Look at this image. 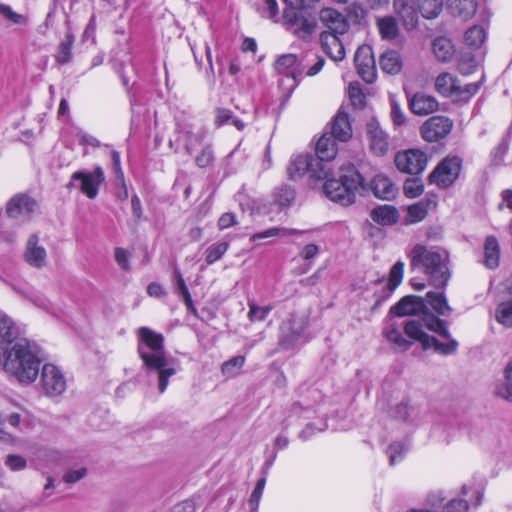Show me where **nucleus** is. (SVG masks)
Listing matches in <instances>:
<instances>
[{"instance_id": "nucleus-1", "label": "nucleus", "mask_w": 512, "mask_h": 512, "mask_svg": "<svg viewBox=\"0 0 512 512\" xmlns=\"http://www.w3.org/2000/svg\"><path fill=\"white\" fill-rule=\"evenodd\" d=\"M138 338V354L147 370L157 374L159 392L164 393L169 378L177 373L176 361L173 358H167L162 334L148 327H141L138 330Z\"/></svg>"}, {"instance_id": "nucleus-2", "label": "nucleus", "mask_w": 512, "mask_h": 512, "mask_svg": "<svg viewBox=\"0 0 512 512\" xmlns=\"http://www.w3.org/2000/svg\"><path fill=\"white\" fill-rule=\"evenodd\" d=\"M41 362L40 347L27 339H20L7 351L4 369L20 383L30 384L36 380Z\"/></svg>"}, {"instance_id": "nucleus-3", "label": "nucleus", "mask_w": 512, "mask_h": 512, "mask_svg": "<svg viewBox=\"0 0 512 512\" xmlns=\"http://www.w3.org/2000/svg\"><path fill=\"white\" fill-rule=\"evenodd\" d=\"M338 178L335 177L334 169L332 175L323 178L325 181L323 191L333 202L342 206H349L355 202L356 195H361L368 190L364 177L351 163H343L338 167ZM319 180L321 178H318Z\"/></svg>"}, {"instance_id": "nucleus-4", "label": "nucleus", "mask_w": 512, "mask_h": 512, "mask_svg": "<svg viewBox=\"0 0 512 512\" xmlns=\"http://www.w3.org/2000/svg\"><path fill=\"white\" fill-rule=\"evenodd\" d=\"M410 264L429 276L430 284L443 289L450 278L448 254L434 247L417 244L409 253Z\"/></svg>"}, {"instance_id": "nucleus-5", "label": "nucleus", "mask_w": 512, "mask_h": 512, "mask_svg": "<svg viewBox=\"0 0 512 512\" xmlns=\"http://www.w3.org/2000/svg\"><path fill=\"white\" fill-rule=\"evenodd\" d=\"M405 334L413 341L421 343L424 350L434 348V351L442 355L454 354L458 349V342L450 336L447 343L440 342L434 336L423 331V326L416 320L407 321L404 324Z\"/></svg>"}, {"instance_id": "nucleus-6", "label": "nucleus", "mask_w": 512, "mask_h": 512, "mask_svg": "<svg viewBox=\"0 0 512 512\" xmlns=\"http://www.w3.org/2000/svg\"><path fill=\"white\" fill-rule=\"evenodd\" d=\"M337 155V146L335 139L325 133L316 143L315 161L318 164V170L314 172L317 178H327L332 175L333 165L331 161Z\"/></svg>"}, {"instance_id": "nucleus-7", "label": "nucleus", "mask_w": 512, "mask_h": 512, "mask_svg": "<svg viewBox=\"0 0 512 512\" xmlns=\"http://www.w3.org/2000/svg\"><path fill=\"white\" fill-rule=\"evenodd\" d=\"M105 176L103 169L97 166L93 172L76 171L71 175L66 188H76L74 181H79L77 188L89 199H94L98 195L99 186L104 182Z\"/></svg>"}, {"instance_id": "nucleus-8", "label": "nucleus", "mask_w": 512, "mask_h": 512, "mask_svg": "<svg viewBox=\"0 0 512 512\" xmlns=\"http://www.w3.org/2000/svg\"><path fill=\"white\" fill-rule=\"evenodd\" d=\"M394 162L400 172L419 175L425 170L428 158L427 155L419 149H409L398 152Z\"/></svg>"}, {"instance_id": "nucleus-9", "label": "nucleus", "mask_w": 512, "mask_h": 512, "mask_svg": "<svg viewBox=\"0 0 512 512\" xmlns=\"http://www.w3.org/2000/svg\"><path fill=\"white\" fill-rule=\"evenodd\" d=\"M461 162V159L457 156L447 157L442 160L430 173V183L441 187H447L452 184L459 176Z\"/></svg>"}, {"instance_id": "nucleus-10", "label": "nucleus", "mask_w": 512, "mask_h": 512, "mask_svg": "<svg viewBox=\"0 0 512 512\" xmlns=\"http://www.w3.org/2000/svg\"><path fill=\"white\" fill-rule=\"evenodd\" d=\"M453 126V121L446 116H432L421 125L420 132L425 141L437 142L446 138Z\"/></svg>"}, {"instance_id": "nucleus-11", "label": "nucleus", "mask_w": 512, "mask_h": 512, "mask_svg": "<svg viewBox=\"0 0 512 512\" xmlns=\"http://www.w3.org/2000/svg\"><path fill=\"white\" fill-rule=\"evenodd\" d=\"M37 207L35 199L25 193L15 194L6 204V214L15 220H28Z\"/></svg>"}, {"instance_id": "nucleus-12", "label": "nucleus", "mask_w": 512, "mask_h": 512, "mask_svg": "<svg viewBox=\"0 0 512 512\" xmlns=\"http://www.w3.org/2000/svg\"><path fill=\"white\" fill-rule=\"evenodd\" d=\"M354 63L358 75L367 83L376 79V68L373 51L369 45H361L355 52Z\"/></svg>"}, {"instance_id": "nucleus-13", "label": "nucleus", "mask_w": 512, "mask_h": 512, "mask_svg": "<svg viewBox=\"0 0 512 512\" xmlns=\"http://www.w3.org/2000/svg\"><path fill=\"white\" fill-rule=\"evenodd\" d=\"M42 387L46 395L55 397L66 390V380L62 372L52 364H45L41 374Z\"/></svg>"}, {"instance_id": "nucleus-14", "label": "nucleus", "mask_w": 512, "mask_h": 512, "mask_svg": "<svg viewBox=\"0 0 512 512\" xmlns=\"http://www.w3.org/2000/svg\"><path fill=\"white\" fill-rule=\"evenodd\" d=\"M306 327L302 317L294 314L281 325L280 345L284 349H289L295 345Z\"/></svg>"}, {"instance_id": "nucleus-15", "label": "nucleus", "mask_w": 512, "mask_h": 512, "mask_svg": "<svg viewBox=\"0 0 512 512\" xmlns=\"http://www.w3.org/2000/svg\"><path fill=\"white\" fill-rule=\"evenodd\" d=\"M176 132L185 139V150L190 154L201 146L205 131L199 129L193 130L192 124L185 118H176Z\"/></svg>"}, {"instance_id": "nucleus-16", "label": "nucleus", "mask_w": 512, "mask_h": 512, "mask_svg": "<svg viewBox=\"0 0 512 512\" xmlns=\"http://www.w3.org/2000/svg\"><path fill=\"white\" fill-rule=\"evenodd\" d=\"M316 170H318V164L315 161V157L310 154L292 157L287 167V173L291 179L302 177L306 173H309L310 177L317 179L314 175Z\"/></svg>"}, {"instance_id": "nucleus-17", "label": "nucleus", "mask_w": 512, "mask_h": 512, "mask_svg": "<svg viewBox=\"0 0 512 512\" xmlns=\"http://www.w3.org/2000/svg\"><path fill=\"white\" fill-rule=\"evenodd\" d=\"M319 19L321 23L328 28L326 32L345 34L349 29V23L346 17L333 8L321 9Z\"/></svg>"}, {"instance_id": "nucleus-18", "label": "nucleus", "mask_w": 512, "mask_h": 512, "mask_svg": "<svg viewBox=\"0 0 512 512\" xmlns=\"http://www.w3.org/2000/svg\"><path fill=\"white\" fill-rule=\"evenodd\" d=\"M340 34L332 32H322L320 34V44L323 52L333 61H342L345 58V48L339 39Z\"/></svg>"}, {"instance_id": "nucleus-19", "label": "nucleus", "mask_w": 512, "mask_h": 512, "mask_svg": "<svg viewBox=\"0 0 512 512\" xmlns=\"http://www.w3.org/2000/svg\"><path fill=\"white\" fill-rule=\"evenodd\" d=\"M367 135L370 141L371 150L379 156H383L388 151V135L383 131L378 122L371 120L366 125Z\"/></svg>"}, {"instance_id": "nucleus-20", "label": "nucleus", "mask_w": 512, "mask_h": 512, "mask_svg": "<svg viewBox=\"0 0 512 512\" xmlns=\"http://www.w3.org/2000/svg\"><path fill=\"white\" fill-rule=\"evenodd\" d=\"M411 111L419 116H425L436 112L439 103L435 97L424 92H417L409 99Z\"/></svg>"}, {"instance_id": "nucleus-21", "label": "nucleus", "mask_w": 512, "mask_h": 512, "mask_svg": "<svg viewBox=\"0 0 512 512\" xmlns=\"http://www.w3.org/2000/svg\"><path fill=\"white\" fill-rule=\"evenodd\" d=\"M297 55L296 54H284L278 57L275 62V69L280 74H286L291 77L295 83V86L301 78L303 70L297 66Z\"/></svg>"}, {"instance_id": "nucleus-22", "label": "nucleus", "mask_w": 512, "mask_h": 512, "mask_svg": "<svg viewBox=\"0 0 512 512\" xmlns=\"http://www.w3.org/2000/svg\"><path fill=\"white\" fill-rule=\"evenodd\" d=\"M393 8L406 30H412L417 26L419 19L418 12L412 5L408 4L406 0H394Z\"/></svg>"}, {"instance_id": "nucleus-23", "label": "nucleus", "mask_w": 512, "mask_h": 512, "mask_svg": "<svg viewBox=\"0 0 512 512\" xmlns=\"http://www.w3.org/2000/svg\"><path fill=\"white\" fill-rule=\"evenodd\" d=\"M424 300L421 297L409 295L403 297L397 304L391 307L390 314L399 317L417 314L423 308Z\"/></svg>"}, {"instance_id": "nucleus-24", "label": "nucleus", "mask_w": 512, "mask_h": 512, "mask_svg": "<svg viewBox=\"0 0 512 512\" xmlns=\"http://www.w3.org/2000/svg\"><path fill=\"white\" fill-rule=\"evenodd\" d=\"M493 394L505 401L512 402V358L504 367L503 377L494 383Z\"/></svg>"}, {"instance_id": "nucleus-25", "label": "nucleus", "mask_w": 512, "mask_h": 512, "mask_svg": "<svg viewBox=\"0 0 512 512\" xmlns=\"http://www.w3.org/2000/svg\"><path fill=\"white\" fill-rule=\"evenodd\" d=\"M330 136L341 142H346L352 137V128L347 113L339 111L336 114L332 122Z\"/></svg>"}, {"instance_id": "nucleus-26", "label": "nucleus", "mask_w": 512, "mask_h": 512, "mask_svg": "<svg viewBox=\"0 0 512 512\" xmlns=\"http://www.w3.org/2000/svg\"><path fill=\"white\" fill-rule=\"evenodd\" d=\"M370 188L373 194L383 200H391L397 194V188L385 175H376L371 181Z\"/></svg>"}, {"instance_id": "nucleus-27", "label": "nucleus", "mask_w": 512, "mask_h": 512, "mask_svg": "<svg viewBox=\"0 0 512 512\" xmlns=\"http://www.w3.org/2000/svg\"><path fill=\"white\" fill-rule=\"evenodd\" d=\"M284 18L288 23L296 25L295 33L300 38L309 37L316 29L317 23L314 19L298 17L294 11H285Z\"/></svg>"}, {"instance_id": "nucleus-28", "label": "nucleus", "mask_w": 512, "mask_h": 512, "mask_svg": "<svg viewBox=\"0 0 512 512\" xmlns=\"http://www.w3.org/2000/svg\"><path fill=\"white\" fill-rule=\"evenodd\" d=\"M383 336L391 344L392 348L397 351H406L412 345V341L406 339L398 326L391 321L388 322L383 329Z\"/></svg>"}, {"instance_id": "nucleus-29", "label": "nucleus", "mask_w": 512, "mask_h": 512, "mask_svg": "<svg viewBox=\"0 0 512 512\" xmlns=\"http://www.w3.org/2000/svg\"><path fill=\"white\" fill-rule=\"evenodd\" d=\"M435 89L442 96L450 97L461 91V85L457 77L448 72H443L435 80Z\"/></svg>"}, {"instance_id": "nucleus-30", "label": "nucleus", "mask_w": 512, "mask_h": 512, "mask_svg": "<svg viewBox=\"0 0 512 512\" xmlns=\"http://www.w3.org/2000/svg\"><path fill=\"white\" fill-rule=\"evenodd\" d=\"M25 257L27 262L35 267H42L45 264L46 251L38 246V236L35 234L28 239Z\"/></svg>"}, {"instance_id": "nucleus-31", "label": "nucleus", "mask_w": 512, "mask_h": 512, "mask_svg": "<svg viewBox=\"0 0 512 512\" xmlns=\"http://www.w3.org/2000/svg\"><path fill=\"white\" fill-rule=\"evenodd\" d=\"M371 219L379 225H393L399 219L398 210L392 205H381L372 209Z\"/></svg>"}, {"instance_id": "nucleus-32", "label": "nucleus", "mask_w": 512, "mask_h": 512, "mask_svg": "<svg viewBox=\"0 0 512 512\" xmlns=\"http://www.w3.org/2000/svg\"><path fill=\"white\" fill-rule=\"evenodd\" d=\"M379 65L385 73L396 75L401 71L403 63L397 51L388 50L380 56Z\"/></svg>"}, {"instance_id": "nucleus-33", "label": "nucleus", "mask_w": 512, "mask_h": 512, "mask_svg": "<svg viewBox=\"0 0 512 512\" xmlns=\"http://www.w3.org/2000/svg\"><path fill=\"white\" fill-rule=\"evenodd\" d=\"M376 26L382 39L393 40L399 34L398 22L393 16L377 17Z\"/></svg>"}, {"instance_id": "nucleus-34", "label": "nucleus", "mask_w": 512, "mask_h": 512, "mask_svg": "<svg viewBox=\"0 0 512 512\" xmlns=\"http://www.w3.org/2000/svg\"><path fill=\"white\" fill-rule=\"evenodd\" d=\"M485 265L494 269L498 267L500 260V247L494 236H488L484 243Z\"/></svg>"}, {"instance_id": "nucleus-35", "label": "nucleus", "mask_w": 512, "mask_h": 512, "mask_svg": "<svg viewBox=\"0 0 512 512\" xmlns=\"http://www.w3.org/2000/svg\"><path fill=\"white\" fill-rule=\"evenodd\" d=\"M424 328L437 333L445 339H450V332L446 326V322L432 313L424 314L422 320H417Z\"/></svg>"}, {"instance_id": "nucleus-36", "label": "nucleus", "mask_w": 512, "mask_h": 512, "mask_svg": "<svg viewBox=\"0 0 512 512\" xmlns=\"http://www.w3.org/2000/svg\"><path fill=\"white\" fill-rule=\"evenodd\" d=\"M431 308L441 316L449 315L452 312V308L448 305L447 299L443 291L433 292L430 291L426 294L424 299Z\"/></svg>"}, {"instance_id": "nucleus-37", "label": "nucleus", "mask_w": 512, "mask_h": 512, "mask_svg": "<svg viewBox=\"0 0 512 512\" xmlns=\"http://www.w3.org/2000/svg\"><path fill=\"white\" fill-rule=\"evenodd\" d=\"M174 277V289L177 294H179L185 305L187 306L188 310L192 312L193 314H196V308L193 304L190 292L188 290V287L185 283V280L181 274V272L178 269L174 270L173 273Z\"/></svg>"}, {"instance_id": "nucleus-38", "label": "nucleus", "mask_w": 512, "mask_h": 512, "mask_svg": "<svg viewBox=\"0 0 512 512\" xmlns=\"http://www.w3.org/2000/svg\"><path fill=\"white\" fill-rule=\"evenodd\" d=\"M433 53L439 61L447 62L454 54V46L450 39L446 37H438L432 44Z\"/></svg>"}, {"instance_id": "nucleus-39", "label": "nucleus", "mask_w": 512, "mask_h": 512, "mask_svg": "<svg viewBox=\"0 0 512 512\" xmlns=\"http://www.w3.org/2000/svg\"><path fill=\"white\" fill-rule=\"evenodd\" d=\"M19 336V329L14 321L8 316L0 317V339L12 343Z\"/></svg>"}, {"instance_id": "nucleus-40", "label": "nucleus", "mask_w": 512, "mask_h": 512, "mask_svg": "<svg viewBox=\"0 0 512 512\" xmlns=\"http://www.w3.org/2000/svg\"><path fill=\"white\" fill-rule=\"evenodd\" d=\"M419 11L426 19L438 17L443 8V0H416Z\"/></svg>"}, {"instance_id": "nucleus-41", "label": "nucleus", "mask_w": 512, "mask_h": 512, "mask_svg": "<svg viewBox=\"0 0 512 512\" xmlns=\"http://www.w3.org/2000/svg\"><path fill=\"white\" fill-rule=\"evenodd\" d=\"M485 38L484 28L478 25L470 27L464 35L465 43L472 48H479L484 43Z\"/></svg>"}, {"instance_id": "nucleus-42", "label": "nucleus", "mask_w": 512, "mask_h": 512, "mask_svg": "<svg viewBox=\"0 0 512 512\" xmlns=\"http://www.w3.org/2000/svg\"><path fill=\"white\" fill-rule=\"evenodd\" d=\"M74 42V37L72 34H66L64 40L58 46L56 60L60 64H65L71 60L72 57V45Z\"/></svg>"}, {"instance_id": "nucleus-43", "label": "nucleus", "mask_w": 512, "mask_h": 512, "mask_svg": "<svg viewBox=\"0 0 512 512\" xmlns=\"http://www.w3.org/2000/svg\"><path fill=\"white\" fill-rule=\"evenodd\" d=\"M244 363V356H235L222 364V374L227 378H233L240 373Z\"/></svg>"}, {"instance_id": "nucleus-44", "label": "nucleus", "mask_w": 512, "mask_h": 512, "mask_svg": "<svg viewBox=\"0 0 512 512\" xmlns=\"http://www.w3.org/2000/svg\"><path fill=\"white\" fill-rule=\"evenodd\" d=\"M229 248L228 242H219L212 244L205 251V261L207 264H213L221 259Z\"/></svg>"}, {"instance_id": "nucleus-45", "label": "nucleus", "mask_w": 512, "mask_h": 512, "mask_svg": "<svg viewBox=\"0 0 512 512\" xmlns=\"http://www.w3.org/2000/svg\"><path fill=\"white\" fill-rule=\"evenodd\" d=\"M297 233V230L287 228H269L263 232L255 233L251 236L252 241L263 240L270 237H285Z\"/></svg>"}, {"instance_id": "nucleus-46", "label": "nucleus", "mask_w": 512, "mask_h": 512, "mask_svg": "<svg viewBox=\"0 0 512 512\" xmlns=\"http://www.w3.org/2000/svg\"><path fill=\"white\" fill-rule=\"evenodd\" d=\"M408 448L403 442H393L387 449L390 465H395L402 461Z\"/></svg>"}, {"instance_id": "nucleus-47", "label": "nucleus", "mask_w": 512, "mask_h": 512, "mask_svg": "<svg viewBox=\"0 0 512 512\" xmlns=\"http://www.w3.org/2000/svg\"><path fill=\"white\" fill-rule=\"evenodd\" d=\"M496 319L506 327H512V302H503L496 309Z\"/></svg>"}, {"instance_id": "nucleus-48", "label": "nucleus", "mask_w": 512, "mask_h": 512, "mask_svg": "<svg viewBox=\"0 0 512 512\" xmlns=\"http://www.w3.org/2000/svg\"><path fill=\"white\" fill-rule=\"evenodd\" d=\"M404 193L409 198H416L423 193L424 185L419 178H409L404 182Z\"/></svg>"}, {"instance_id": "nucleus-49", "label": "nucleus", "mask_w": 512, "mask_h": 512, "mask_svg": "<svg viewBox=\"0 0 512 512\" xmlns=\"http://www.w3.org/2000/svg\"><path fill=\"white\" fill-rule=\"evenodd\" d=\"M248 318L251 322L263 321L272 310L270 305L258 306L253 301L249 302Z\"/></svg>"}, {"instance_id": "nucleus-50", "label": "nucleus", "mask_w": 512, "mask_h": 512, "mask_svg": "<svg viewBox=\"0 0 512 512\" xmlns=\"http://www.w3.org/2000/svg\"><path fill=\"white\" fill-rule=\"evenodd\" d=\"M427 215L426 207L422 203L410 205L408 208L407 223H417L422 221Z\"/></svg>"}, {"instance_id": "nucleus-51", "label": "nucleus", "mask_w": 512, "mask_h": 512, "mask_svg": "<svg viewBox=\"0 0 512 512\" xmlns=\"http://www.w3.org/2000/svg\"><path fill=\"white\" fill-rule=\"evenodd\" d=\"M4 464L9 470L18 472L27 467V460L21 455L9 454L6 456Z\"/></svg>"}, {"instance_id": "nucleus-52", "label": "nucleus", "mask_w": 512, "mask_h": 512, "mask_svg": "<svg viewBox=\"0 0 512 512\" xmlns=\"http://www.w3.org/2000/svg\"><path fill=\"white\" fill-rule=\"evenodd\" d=\"M476 60L470 53L463 54L458 60V70L463 75H469L476 69Z\"/></svg>"}, {"instance_id": "nucleus-53", "label": "nucleus", "mask_w": 512, "mask_h": 512, "mask_svg": "<svg viewBox=\"0 0 512 512\" xmlns=\"http://www.w3.org/2000/svg\"><path fill=\"white\" fill-rule=\"evenodd\" d=\"M457 8L459 16L469 19L477 11V2L475 0H458Z\"/></svg>"}, {"instance_id": "nucleus-54", "label": "nucleus", "mask_w": 512, "mask_h": 512, "mask_svg": "<svg viewBox=\"0 0 512 512\" xmlns=\"http://www.w3.org/2000/svg\"><path fill=\"white\" fill-rule=\"evenodd\" d=\"M412 412V407L407 402H400L395 406L391 407L390 415L398 420L405 421L407 420Z\"/></svg>"}, {"instance_id": "nucleus-55", "label": "nucleus", "mask_w": 512, "mask_h": 512, "mask_svg": "<svg viewBox=\"0 0 512 512\" xmlns=\"http://www.w3.org/2000/svg\"><path fill=\"white\" fill-rule=\"evenodd\" d=\"M295 199V191L290 186H283L279 188L276 193V201L280 206H288Z\"/></svg>"}, {"instance_id": "nucleus-56", "label": "nucleus", "mask_w": 512, "mask_h": 512, "mask_svg": "<svg viewBox=\"0 0 512 512\" xmlns=\"http://www.w3.org/2000/svg\"><path fill=\"white\" fill-rule=\"evenodd\" d=\"M265 484H266L265 477L260 478L256 483V486H255V488L250 496V499H249V505H250V508L252 511H256L258 509L259 502H260L261 496L263 494V490L265 488Z\"/></svg>"}, {"instance_id": "nucleus-57", "label": "nucleus", "mask_w": 512, "mask_h": 512, "mask_svg": "<svg viewBox=\"0 0 512 512\" xmlns=\"http://www.w3.org/2000/svg\"><path fill=\"white\" fill-rule=\"evenodd\" d=\"M404 272V263L401 261L396 262L390 271L389 286L394 290L402 281Z\"/></svg>"}, {"instance_id": "nucleus-58", "label": "nucleus", "mask_w": 512, "mask_h": 512, "mask_svg": "<svg viewBox=\"0 0 512 512\" xmlns=\"http://www.w3.org/2000/svg\"><path fill=\"white\" fill-rule=\"evenodd\" d=\"M391 111L390 117L395 126H402L406 122V116L404 111L401 109L399 103L394 99H390Z\"/></svg>"}, {"instance_id": "nucleus-59", "label": "nucleus", "mask_w": 512, "mask_h": 512, "mask_svg": "<svg viewBox=\"0 0 512 512\" xmlns=\"http://www.w3.org/2000/svg\"><path fill=\"white\" fill-rule=\"evenodd\" d=\"M196 164L200 168H206L212 165L214 161L213 150L210 145L203 147L201 153L196 157Z\"/></svg>"}, {"instance_id": "nucleus-60", "label": "nucleus", "mask_w": 512, "mask_h": 512, "mask_svg": "<svg viewBox=\"0 0 512 512\" xmlns=\"http://www.w3.org/2000/svg\"><path fill=\"white\" fill-rule=\"evenodd\" d=\"M0 15L4 16L7 20L15 23V24H25L26 18L19 13H16L12 10V8L8 5L0 3Z\"/></svg>"}, {"instance_id": "nucleus-61", "label": "nucleus", "mask_w": 512, "mask_h": 512, "mask_svg": "<svg viewBox=\"0 0 512 512\" xmlns=\"http://www.w3.org/2000/svg\"><path fill=\"white\" fill-rule=\"evenodd\" d=\"M508 151V143L505 139H502L500 143L492 151L491 157L494 165H500Z\"/></svg>"}, {"instance_id": "nucleus-62", "label": "nucleus", "mask_w": 512, "mask_h": 512, "mask_svg": "<svg viewBox=\"0 0 512 512\" xmlns=\"http://www.w3.org/2000/svg\"><path fill=\"white\" fill-rule=\"evenodd\" d=\"M279 9L276 0H264V6L260 9L263 17L274 19L278 15Z\"/></svg>"}, {"instance_id": "nucleus-63", "label": "nucleus", "mask_w": 512, "mask_h": 512, "mask_svg": "<svg viewBox=\"0 0 512 512\" xmlns=\"http://www.w3.org/2000/svg\"><path fill=\"white\" fill-rule=\"evenodd\" d=\"M86 474H87V469L84 468V467L79 468V469H75V470L72 469V470L67 471L64 474L63 480L66 483L73 484V483L78 482L82 478H84L86 476Z\"/></svg>"}, {"instance_id": "nucleus-64", "label": "nucleus", "mask_w": 512, "mask_h": 512, "mask_svg": "<svg viewBox=\"0 0 512 512\" xmlns=\"http://www.w3.org/2000/svg\"><path fill=\"white\" fill-rule=\"evenodd\" d=\"M237 224L236 215L231 212H226L220 216L217 226L220 230L227 229Z\"/></svg>"}]
</instances>
